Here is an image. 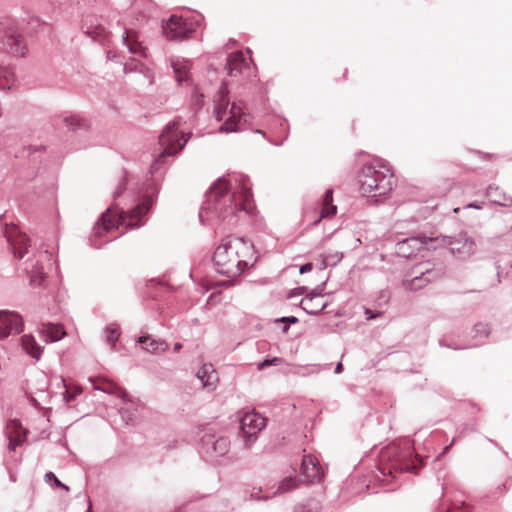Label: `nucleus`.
I'll use <instances>...</instances> for the list:
<instances>
[{"label": "nucleus", "instance_id": "f257e3e1", "mask_svg": "<svg viewBox=\"0 0 512 512\" xmlns=\"http://www.w3.org/2000/svg\"><path fill=\"white\" fill-rule=\"evenodd\" d=\"M206 197L199 213L203 223L210 218H217L234 224L238 212L249 213L253 208L249 180L243 175H235L228 180L218 179Z\"/></svg>", "mask_w": 512, "mask_h": 512}, {"label": "nucleus", "instance_id": "f03ea898", "mask_svg": "<svg viewBox=\"0 0 512 512\" xmlns=\"http://www.w3.org/2000/svg\"><path fill=\"white\" fill-rule=\"evenodd\" d=\"M251 253L252 244L249 241L242 238H225L213 255L216 271L227 277H237L247 268L245 258Z\"/></svg>", "mask_w": 512, "mask_h": 512}, {"label": "nucleus", "instance_id": "7ed1b4c3", "mask_svg": "<svg viewBox=\"0 0 512 512\" xmlns=\"http://www.w3.org/2000/svg\"><path fill=\"white\" fill-rule=\"evenodd\" d=\"M153 203L152 196L146 197L135 208L129 211H114L113 208H108L104 212L94 227L95 237H102L104 234L119 229L121 225L127 228L139 227L143 224L141 218L150 210Z\"/></svg>", "mask_w": 512, "mask_h": 512}, {"label": "nucleus", "instance_id": "20e7f679", "mask_svg": "<svg viewBox=\"0 0 512 512\" xmlns=\"http://www.w3.org/2000/svg\"><path fill=\"white\" fill-rule=\"evenodd\" d=\"M358 182L361 193L371 197L385 196L395 185L393 173L380 161L364 165L358 175Z\"/></svg>", "mask_w": 512, "mask_h": 512}, {"label": "nucleus", "instance_id": "39448f33", "mask_svg": "<svg viewBox=\"0 0 512 512\" xmlns=\"http://www.w3.org/2000/svg\"><path fill=\"white\" fill-rule=\"evenodd\" d=\"M227 94V88L223 86L215 100V117L218 121L224 120L220 128L221 131L235 132L248 122V115L243 111V107L240 103L233 102L229 107Z\"/></svg>", "mask_w": 512, "mask_h": 512}, {"label": "nucleus", "instance_id": "423d86ee", "mask_svg": "<svg viewBox=\"0 0 512 512\" xmlns=\"http://www.w3.org/2000/svg\"><path fill=\"white\" fill-rule=\"evenodd\" d=\"M179 127V120H174L165 127L159 136V145L163 150L151 166L153 171H156L159 168L166 157L175 155L181 151L187 143L189 134L181 131Z\"/></svg>", "mask_w": 512, "mask_h": 512}, {"label": "nucleus", "instance_id": "0eeeda50", "mask_svg": "<svg viewBox=\"0 0 512 512\" xmlns=\"http://www.w3.org/2000/svg\"><path fill=\"white\" fill-rule=\"evenodd\" d=\"M435 246L449 247L451 253L458 259L465 260L475 254L476 243L466 233H460L456 237L437 236L435 237Z\"/></svg>", "mask_w": 512, "mask_h": 512}, {"label": "nucleus", "instance_id": "6e6552de", "mask_svg": "<svg viewBox=\"0 0 512 512\" xmlns=\"http://www.w3.org/2000/svg\"><path fill=\"white\" fill-rule=\"evenodd\" d=\"M34 258H28L24 265V269L30 278V285L33 287H39L42 285L46 274L43 271L42 263L44 261L50 260L51 255L47 250L38 251L36 254H33Z\"/></svg>", "mask_w": 512, "mask_h": 512}, {"label": "nucleus", "instance_id": "1a4fd4ad", "mask_svg": "<svg viewBox=\"0 0 512 512\" xmlns=\"http://www.w3.org/2000/svg\"><path fill=\"white\" fill-rule=\"evenodd\" d=\"M423 249H436L435 237L414 236L397 243V254L404 258L411 257L415 252Z\"/></svg>", "mask_w": 512, "mask_h": 512}, {"label": "nucleus", "instance_id": "9d476101", "mask_svg": "<svg viewBox=\"0 0 512 512\" xmlns=\"http://www.w3.org/2000/svg\"><path fill=\"white\" fill-rule=\"evenodd\" d=\"M230 449V441L227 437L205 433L201 438V450L210 458L224 456Z\"/></svg>", "mask_w": 512, "mask_h": 512}, {"label": "nucleus", "instance_id": "9b49d317", "mask_svg": "<svg viewBox=\"0 0 512 512\" xmlns=\"http://www.w3.org/2000/svg\"><path fill=\"white\" fill-rule=\"evenodd\" d=\"M5 236L16 259H22L26 254H29L31 248L30 240L18 227H7Z\"/></svg>", "mask_w": 512, "mask_h": 512}, {"label": "nucleus", "instance_id": "f8f14e48", "mask_svg": "<svg viewBox=\"0 0 512 512\" xmlns=\"http://www.w3.org/2000/svg\"><path fill=\"white\" fill-rule=\"evenodd\" d=\"M266 421L259 413L247 412L240 419V429L245 438L246 447L254 441V437L265 427Z\"/></svg>", "mask_w": 512, "mask_h": 512}, {"label": "nucleus", "instance_id": "ddd939ff", "mask_svg": "<svg viewBox=\"0 0 512 512\" xmlns=\"http://www.w3.org/2000/svg\"><path fill=\"white\" fill-rule=\"evenodd\" d=\"M24 323L20 314L14 311H0V340L23 331Z\"/></svg>", "mask_w": 512, "mask_h": 512}, {"label": "nucleus", "instance_id": "4468645a", "mask_svg": "<svg viewBox=\"0 0 512 512\" xmlns=\"http://www.w3.org/2000/svg\"><path fill=\"white\" fill-rule=\"evenodd\" d=\"M2 44L5 51L14 57H25L28 53L23 34H5Z\"/></svg>", "mask_w": 512, "mask_h": 512}, {"label": "nucleus", "instance_id": "2eb2a0df", "mask_svg": "<svg viewBox=\"0 0 512 512\" xmlns=\"http://www.w3.org/2000/svg\"><path fill=\"white\" fill-rule=\"evenodd\" d=\"M323 285L318 286L314 292L301 300V308L309 314L317 315L323 311L328 303L323 300Z\"/></svg>", "mask_w": 512, "mask_h": 512}, {"label": "nucleus", "instance_id": "dca6fc26", "mask_svg": "<svg viewBox=\"0 0 512 512\" xmlns=\"http://www.w3.org/2000/svg\"><path fill=\"white\" fill-rule=\"evenodd\" d=\"M200 28L198 22L194 26L193 22L189 19H183L177 15H171L168 20L162 22L163 32H195V30Z\"/></svg>", "mask_w": 512, "mask_h": 512}, {"label": "nucleus", "instance_id": "f3484780", "mask_svg": "<svg viewBox=\"0 0 512 512\" xmlns=\"http://www.w3.org/2000/svg\"><path fill=\"white\" fill-rule=\"evenodd\" d=\"M301 474L308 482L319 481L323 477V470L316 457L305 455L302 459Z\"/></svg>", "mask_w": 512, "mask_h": 512}, {"label": "nucleus", "instance_id": "a211bd4d", "mask_svg": "<svg viewBox=\"0 0 512 512\" xmlns=\"http://www.w3.org/2000/svg\"><path fill=\"white\" fill-rule=\"evenodd\" d=\"M249 62L240 51L231 53L227 59V70L230 76L242 75L249 70Z\"/></svg>", "mask_w": 512, "mask_h": 512}, {"label": "nucleus", "instance_id": "6ab92c4d", "mask_svg": "<svg viewBox=\"0 0 512 512\" xmlns=\"http://www.w3.org/2000/svg\"><path fill=\"white\" fill-rule=\"evenodd\" d=\"M131 9L141 20H147L156 12L157 4L153 0H134Z\"/></svg>", "mask_w": 512, "mask_h": 512}, {"label": "nucleus", "instance_id": "aec40b11", "mask_svg": "<svg viewBox=\"0 0 512 512\" xmlns=\"http://www.w3.org/2000/svg\"><path fill=\"white\" fill-rule=\"evenodd\" d=\"M197 377L200 379L204 388L214 390L218 382V375L212 364H204L197 372Z\"/></svg>", "mask_w": 512, "mask_h": 512}, {"label": "nucleus", "instance_id": "412c9836", "mask_svg": "<svg viewBox=\"0 0 512 512\" xmlns=\"http://www.w3.org/2000/svg\"><path fill=\"white\" fill-rule=\"evenodd\" d=\"M122 44L128 49L131 54L146 56V47L142 41L139 40V34H122Z\"/></svg>", "mask_w": 512, "mask_h": 512}, {"label": "nucleus", "instance_id": "4be33fe9", "mask_svg": "<svg viewBox=\"0 0 512 512\" xmlns=\"http://www.w3.org/2000/svg\"><path fill=\"white\" fill-rule=\"evenodd\" d=\"M21 347L23 351L34 358L40 360L44 348L38 344L35 337L31 334H25L21 337Z\"/></svg>", "mask_w": 512, "mask_h": 512}, {"label": "nucleus", "instance_id": "5701e85b", "mask_svg": "<svg viewBox=\"0 0 512 512\" xmlns=\"http://www.w3.org/2000/svg\"><path fill=\"white\" fill-rule=\"evenodd\" d=\"M419 272V276H414L411 280L405 281L404 285L407 289L414 291L419 290L431 282L435 277V273L428 269L419 270Z\"/></svg>", "mask_w": 512, "mask_h": 512}, {"label": "nucleus", "instance_id": "b1692460", "mask_svg": "<svg viewBox=\"0 0 512 512\" xmlns=\"http://www.w3.org/2000/svg\"><path fill=\"white\" fill-rule=\"evenodd\" d=\"M16 83L14 68L0 64V90H10Z\"/></svg>", "mask_w": 512, "mask_h": 512}, {"label": "nucleus", "instance_id": "393cba45", "mask_svg": "<svg viewBox=\"0 0 512 512\" xmlns=\"http://www.w3.org/2000/svg\"><path fill=\"white\" fill-rule=\"evenodd\" d=\"M190 62L185 59L172 60V67L178 83H183L189 79Z\"/></svg>", "mask_w": 512, "mask_h": 512}, {"label": "nucleus", "instance_id": "a878e982", "mask_svg": "<svg viewBox=\"0 0 512 512\" xmlns=\"http://www.w3.org/2000/svg\"><path fill=\"white\" fill-rule=\"evenodd\" d=\"M41 333L51 342L58 341L66 335L61 325L53 323L42 324Z\"/></svg>", "mask_w": 512, "mask_h": 512}, {"label": "nucleus", "instance_id": "bb28decb", "mask_svg": "<svg viewBox=\"0 0 512 512\" xmlns=\"http://www.w3.org/2000/svg\"><path fill=\"white\" fill-rule=\"evenodd\" d=\"M333 190L328 189L322 200V208H321V216L318 220L315 221V224L318 223L322 218H329L336 214L337 207L333 205Z\"/></svg>", "mask_w": 512, "mask_h": 512}, {"label": "nucleus", "instance_id": "cd10ccee", "mask_svg": "<svg viewBox=\"0 0 512 512\" xmlns=\"http://www.w3.org/2000/svg\"><path fill=\"white\" fill-rule=\"evenodd\" d=\"M139 343L143 344V348L150 353L164 352L167 348L164 342L152 339L150 336L140 337Z\"/></svg>", "mask_w": 512, "mask_h": 512}, {"label": "nucleus", "instance_id": "c85d7f7f", "mask_svg": "<svg viewBox=\"0 0 512 512\" xmlns=\"http://www.w3.org/2000/svg\"><path fill=\"white\" fill-rule=\"evenodd\" d=\"M300 486V481L295 476H287L283 478L272 495L284 494L297 489Z\"/></svg>", "mask_w": 512, "mask_h": 512}, {"label": "nucleus", "instance_id": "c756f323", "mask_svg": "<svg viewBox=\"0 0 512 512\" xmlns=\"http://www.w3.org/2000/svg\"><path fill=\"white\" fill-rule=\"evenodd\" d=\"M100 389L105 393L117 396L125 404H133V398H131L125 390L113 383H107L103 388Z\"/></svg>", "mask_w": 512, "mask_h": 512}, {"label": "nucleus", "instance_id": "7c9ffc66", "mask_svg": "<svg viewBox=\"0 0 512 512\" xmlns=\"http://www.w3.org/2000/svg\"><path fill=\"white\" fill-rule=\"evenodd\" d=\"M138 401L133 399V404H125L123 402V406H121L119 412L123 418V420L128 424L133 421L138 414Z\"/></svg>", "mask_w": 512, "mask_h": 512}, {"label": "nucleus", "instance_id": "2f4dec72", "mask_svg": "<svg viewBox=\"0 0 512 512\" xmlns=\"http://www.w3.org/2000/svg\"><path fill=\"white\" fill-rule=\"evenodd\" d=\"M120 336L119 326L117 324H110L105 328L106 342L113 349Z\"/></svg>", "mask_w": 512, "mask_h": 512}, {"label": "nucleus", "instance_id": "473e14b6", "mask_svg": "<svg viewBox=\"0 0 512 512\" xmlns=\"http://www.w3.org/2000/svg\"><path fill=\"white\" fill-rule=\"evenodd\" d=\"M342 257V253L338 251L326 253L323 256L320 269H325L328 266H335L338 262L341 261Z\"/></svg>", "mask_w": 512, "mask_h": 512}, {"label": "nucleus", "instance_id": "72a5a7b5", "mask_svg": "<svg viewBox=\"0 0 512 512\" xmlns=\"http://www.w3.org/2000/svg\"><path fill=\"white\" fill-rule=\"evenodd\" d=\"M486 197L493 203L504 205L505 197L498 193V187L489 185L486 190Z\"/></svg>", "mask_w": 512, "mask_h": 512}, {"label": "nucleus", "instance_id": "f704fd0d", "mask_svg": "<svg viewBox=\"0 0 512 512\" xmlns=\"http://www.w3.org/2000/svg\"><path fill=\"white\" fill-rule=\"evenodd\" d=\"M392 469L400 471H409L415 474L418 471V468L415 464L410 465L409 463H402V460L400 459H397L392 463L391 468H389L388 471L389 474H392Z\"/></svg>", "mask_w": 512, "mask_h": 512}, {"label": "nucleus", "instance_id": "c9c22d12", "mask_svg": "<svg viewBox=\"0 0 512 512\" xmlns=\"http://www.w3.org/2000/svg\"><path fill=\"white\" fill-rule=\"evenodd\" d=\"M133 71L148 73V68L141 63H126L124 65V73H130Z\"/></svg>", "mask_w": 512, "mask_h": 512}, {"label": "nucleus", "instance_id": "e433bc0d", "mask_svg": "<svg viewBox=\"0 0 512 512\" xmlns=\"http://www.w3.org/2000/svg\"><path fill=\"white\" fill-rule=\"evenodd\" d=\"M473 337H487L489 334V327L485 323H477L473 328Z\"/></svg>", "mask_w": 512, "mask_h": 512}, {"label": "nucleus", "instance_id": "4c0bfd02", "mask_svg": "<svg viewBox=\"0 0 512 512\" xmlns=\"http://www.w3.org/2000/svg\"><path fill=\"white\" fill-rule=\"evenodd\" d=\"M283 363V359L279 357H273L271 359H266L260 363H258V370H263L268 366H278Z\"/></svg>", "mask_w": 512, "mask_h": 512}, {"label": "nucleus", "instance_id": "58836bf2", "mask_svg": "<svg viewBox=\"0 0 512 512\" xmlns=\"http://www.w3.org/2000/svg\"><path fill=\"white\" fill-rule=\"evenodd\" d=\"M320 505L317 502H312L308 506H298L295 508L294 512H319Z\"/></svg>", "mask_w": 512, "mask_h": 512}, {"label": "nucleus", "instance_id": "ea45409f", "mask_svg": "<svg viewBox=\"0 0 512 512\" xmlns=\"http://www.w3.org/2000/svg\"><path fill=\"white\" fill-rule=\"evenodd\" d=\"M66 392L64 394V399L66 402L73 401L81 392L82 390L79 387H75L73 389L68 388L66 385Z\"/></svg>", "mask_w": 512, "mask_h": 512}, {"label": "nucleus", "instance_id": "a19ab883", "mask_svg": "<svg viewBox=\"0 0 512 512\" xmlns=\"http://www.w3.org/2000/svg\"><path fill=\"white\" fill-rule=\"evenodd\" d=\"M45 478L47 481L53 480V482L56 486H59V487H62L64 489L68 490V487L66 485H64L62 482H60V480L52 472L46 473Z\"/></svg>", "mask_w": 512, "mask_h": 512}, {"label": "nucleus", "instance_id": "79ce46f5", "mask_svg": "<svg viewBox=\"0 0 512 512\" xmlns=\"http://www.w3.org/2000/svg\"><path fill=\"white\" fill-rule=\"evenodd\" d=\"M24 438L21 435H18L16 438H9V449L15 450L18 445L23 442Z\"/></svg>", "mask_w": 512, "mask_h": 512}, {"label": "nucleus", "instance_id": "37998d69", "mask_svg": "<svg viewBox=\"0 0 512 512\" xmlns=\"http://www.w3.org/2000/svg\"><path fill=\"white\" fill-rule=\"evenodd\" d=\"M124 190H125V179H122L118 188L114 191L113 197L114 198L119 197Z\"/></svg>", "mask_w": 512, "mask_h": 512}, {"label": "nucleus", "instance_id": "c03bdc74", "mask_svg": "<svg viewBox=\"0 0 512 512\" xmlns=\"http://www.w3.org/2000/svg\"><path fill=\"white\" fill-rule=\"evenodd\" d=\"M277 321L282 322V323L294 324V323L298 322V318H296L294 316L282 317V318L278 319Z\"/></svg>", "mask_w": 512, "mask_h": 512}, {"label": "nucleus", "instance_id": "a18cd8bd", "mask_svg": "<svg viewBox=\"0 0 512 512\" xmlns=\"http://www.w3.org/2000/svg\"><path fill=\"white\" fill-rule=\"evenodd\" d=\"M381 314H382L381 312L373 313L370 309L365 310V315L367 316V319H369V320L379 317Z\"/></svg>", "mask_w": 512, "mask_h": 512}, {"label": "nucleus", "instance_id": "49530a36", "mask_svg": "<svg viewBox=\"0 0 512 512\" xmlns=\"http://www.w3.org/2000/svg\"><path fill=\"white\" fill-rule=\"evenodd\" d=\"M66 122L69 126H78L80 125V120L75 117H70L66 119Z\"/></svg>", "mask_w": 512, "mask_h": 512}, {"label": "nucleus", "instance_id": "de8ad7c7", "mask_svg": "<svg viewBox=\"0 0 512 512\" xmlns=\"http://www.w3.org/2000/svg\"><path fill=\"white\" fill-rule=\"evenodd\" d=\"M312 270V263H306L300 267V273L304 274Z\"/></svg>", "mask_w": 512, "mask_h": 512}, {"label": "nucleus", "instance_id": "09e8293b", "mask_svg": "<svg viewBox=\"0 0 512 512\" xmlns=\"http://www.w3.org/2000/svg\"><path fill=\"white\" fill-rule=\"evenodd\" d=\"M21 27L12 26L10 23H2L0 26V30H12V29H20Z\"/></svg>", "mask_w": 512, "mask_h": 512}, {"label": "nucleus", "instance_id": "8fccbe9b", "mask_svg": "<svg viewBox=\"0 0 512 512\" xmlns=\"http://www.w3.org/2000/svg\"><path fill=\"white\" fill-rule=\"evenodd\" d=\"M445 512H464V509L462 507L453 505L450 508H447Z\"/></svg>", "mask_w": 512, "mask_h": 512}, {"label": "nucleus", "instance_id": "3c124183", "mask_svg": "<svg viewBox=\"0 0 512 512\" xmlns=\"http://www.w3.org/2000/svg\"><path fill=\"white\" fill-rule=\"evenodd\" d=\"M187 34H176V33H173L171 34V40H176L178 38H181V39H186L187 37Z\"/></svg>", "mask_w": 512, "mask_h": 512}, {"label": "nucleus", "instance_id": "603ef678", "mask_svg": "<svg viewBox=\"0 0 512 512\" xmlns=\"http://www.w3.org/2000/svg\"><path fill=\"white\" fill-rule=\"evenodd\" d=\"M465 208H475V209H482V204L478 203H469L465 206Z\"/></svg>", "mask_w": 512, "mask_h": 512}, {"label": "nucleus", "instance_id": "864d4df0", "mask_svg": "<svg viewBox=\"0 0 512 512\" xmlns=\"http://www.w3.org/2000/svg\"><path fill=\"white\" fill-rule=\"evenodd\" d=\"M343 370V365L341 362H339L337 365H336V368H335V373L339 374L341 373Z\"/></svg>", "mask_w": 512, "mask_h": 512}, {"label": "nucleus", "instance_id": "5fc2aeb1", "mask_svg": "<svg viewBox=\"0 0 512 512\" xmlns=\"http://www.w3.org/2000/svg\"><path fill=\"white\" fill-rule=\"evenodd\" d=\"M454 442H455V440L453 439L452 443L444 448L442 454L438 458H440L442 455L447 453L449 451V449L451 448V446L454 444Z\"/></svg>", "mask_w": 512, "mask_h": 512}, {"label": "nucleus", "instance_id": "6e6d98bb", "mask_svg": "<svg viewBox=\"0 0 512 512\" xmlns=\"http://www.w3.org/2000/svg\"><path fill=\"white\" fill-rule=\"evenodd\" d=\"M181 348H182V344L181 343H175V345H174V350L175 351H179Z\"/></svg>", "mask_w": 512, "mask_h": 512}, {"label": "nucleus", "instance_id": "4d7b16f0", "mask_svg": "<svg viewBox=\"0 0 512 512\" xmlns=\"http://www.w3.org/2000/svg\"><path fill=\"white\" fill-rule=\"evenodd\" d=\"M31 401H32V403H33L36 407H38V403H37V400H36L35 398H32V399H31Z\"/></svg>", "mask_w": 512, "mask_h": 512}, {"label": "nucleus", "instance_id": "13d9d810", "mask_svg": "<svg viewBox=\"0 0 512 512\" xmlns=\"http://www.w3.org/2000/svg\"><path fill=\"white\" fill-rule=\"evenodd\" d=\"M305 289H306L305 287H301V288H299V290H300V291H299V293H300V294L304 293Z\"/></svg>", "mask_w": 512, "mask_h": 512}, {"label": "nucleus", "instance_id": "bf43d9fd", "mask_svg": "<svg viewBox=\"0 0 512 512\" xmlns=\"http://www.w3.org/2000/svg\"><path fill=\"white\" fill-rule=\"evenodd\" d=\"M92 245H93L94 247H97V248H99V247H100V244H97V243H95V242H93V243H92Z\"/></svg>", "mask_w": 512, "mask_h": 512}, {"label": "nucleus", "instance_id": "052dcab7", "mask_svg": "<svg viewBox=\"0 0 512 512\" xmlns=\"http://www.w3.org/2000/svg\"><path fill=\"white\" fill-rule=\"evenodd\" d=\"M287 331H288V326H287V325H285V326H284V328H283V332L285 333V332H287Z\"/></svg>", "mask_w": 512, "mask_h": 512}, {"label": "nucleus", "instance_id": "680f3d73", "mask_svg": "<svg viewBox=\"0 0 512 512\" xmlns=\"http://www.w3.org/2000/svg\"><path fill=\"white\" fill-rule=\"evenodd\" d=\"M251 497H255L256 499H260V497L256 496L254 493L251 494Z\"/></svg>", "mask_w": 512, "mask_h": 512}, {"label": "nucleus", "instance_id": "e2e57ef3", "mask_svg": "<svg viewBox=\"0 0 512 512\" xmlns=\"http://www.w3.org/2000/svg\"><path fill=\"white\" fill-rule=\"evenodd\" d=\"M12 425L16 428L18 426V423L13 422Z\"/></svg>", "mask_w": 512, "mask_h": 512}, {"label": "nucleus", "instance_id": "0e129e2a", "mask_svg": "<svg viewBox=\"0 0 512 512\" xmlns=\"http://www.w3.org/2000/svg\"><path fill=\"white\" fill-rule=\"evenodd\" d=\"M87 512H91V504H89Z\"/></svg>", "mask_w": 512, "mask_h": 512}, {"label": "nucleus", "instance_id": "69168bd1", "mask_svg": "<svg viewBox=\"0 0 512 512\" xmlns=\"http://www.w3.org/2000/svg\"><path fill=\"white\" fill-rule=\"evenodd\" d=\"M459 211V208H455L454 212L457 213Z\"/></svg>", "mask_w": 512, "mask_h": 512}]
</instances>
